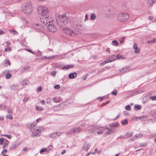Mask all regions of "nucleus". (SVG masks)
Instances as JSON below:
<instances>
[{
	"instance_id": "1",
	"label": "nucleus",
	"mask_w": 156,
	"mask_h": 156,
	"mask_svg": "<svg viewBox=\"0 0 156 156\" xmlns=\"http://www.w3.org/2000/svg\"><path fill=\"white\" fill-rule=\"evenodd\" d=\"M38 12L41 15L40 21L46 26L48 30L51 32H55L56 28L53 24V19L48 16L49 10L48 8L44 6H40L38 8Z\"/></svg>"
},
{
	"instance_id": "2",
	"label": "nucleus",
	"mask_w": 156,
	"mask_h": 156,
	"mask_svg": "<svg viewBox=\"0 0 156 156\" xmlns=\"http://www.w3.org/2000/svg\"><path fill=\"white\" fill-rule=\"evenodd\" d=\"M56 19L57 24L60 27L66 25L69 21V17L65 14L59 15Z\"/></svg>"
},
{
	"instance_id": "3",
	"label": "nucleus",
	"mask_w": 156,
	"mask_h": 156,
	"mask_svg": "<svg viewBox=\"0 0 156 156\" xmlns=\"http://www.w3.org/2000/svg\"><path fill=\"white\" fill-rule=\"evenodd\" d=\"M32 5L30 2H27L24 3L23 8L24 12L27 14H29L32 12Z\"/></svg>"
},
{
	"instance_id": "4",
	"label": "nucleus",
	"mask_w": 156,
	"mask_h": 156,
	"mask_svg": "<svg viewBox=\"0 0 156 156\" xmlns=\"http://www.w3.org/2000/svg\"><path fill=\"white\" fill-rule=\"evenodd\" d=\"M62 31L66 35L74 37L77 34V32L76 30L73 31V30L67 28H63Z\"/></svg>"
},
{
	"instance_id": "5",
	"label": "nucleus",
	"mask_w": 156,
	"mask_h": 156,
	"mask_svg": "<svg viewBox=\"0 0 156 156\" xmlns=\"http://www.w3.org/2000/svg\"><path fill=\"white\" fill-rule=\"evenodd\" d=\"M129 14L127 13H120L118 16V19L120 22H124L127 20L129 18Z\"/></svg>"
},
{
	"instance_id": "6",
	"label": "nucleus",
	"mask_w": 156,
	"mask_h": 156,
	"mask_svg": "<svg viewBox=\"0 0 156 156\" xmlns=\"http://www.w3.org/2000/svg\"><path fill=\"white\" fill-rule=\"evenodd\" d=\"M31 131L32 132V136H38L41 135V130L40 128L36 127L34 129H31Z\"/></svg>"
},
{
	"instance_id": "7",
	"label": "nucleus",
	"mask_w": 156,
	"mask_h": 156,
	"mask_svg": "<svg viewBox=\"0 0 156 156\" xmlns=\"http://www.w3.org/2000/svg\"><path fill=\"white\" fill-rule=\"evenodd\" d=\"M33 27L37 32H41L44 30V27L43 26L37 23L34 24Z\"/></svg>"
},
{
	"instance_id": "8",
	"label": "nucleus",
	"mask_w": 156,
	"mask_h": 156,
	"mask_svg": "<svg viewBox=\"0 0 156 156\" xmlns=\"http://www.w3.org/2000/svg\"><path fill=\"white\" fill-rule=\"evenodd\" d=\"M62 133L60 132L53 133L51 134H50L49 136L50 137L53 139L56 138L57 137L60 136V135L62 134Z\"/></svg>"
},
{
	"instance_id": "9",
	"label": "nucleus",
	"mask_w": 156,
	"mask_h": 156,
	"mask_svg": "<svg viewBox=\"0 0 156 156\" xmlns=\"http://www.w3.org/2000/svg\"><path fill=\"white\" fill-rule=\"evenodd\" d=\"M90 144L86 142L83 144V149L86 151H87L90 148Z\"/></svg>"
},
{
	"instance_id": "10",
	"label": "nucleus",
	"mask_w": 156,
	"mask_h": 156,
	"mask_svg": "<svg viewBox=\"0 0 156 156\" xmlns=\"http://www.w3.org/2000/svg\"><path fill=\"white\" fill-rule=\"evenodd\" d=\"M72 27L75 29V30L77 32V30L80 28V25L78 23L75 22L72 26Z\"/></svg>"
},
{
	"instance_id": "11",
	"label": "nucleus",
	"mask_w": 156,
	"mask_h": 156,
	"mask_svg": "<svg viewBox=\"0 0 156 156\" xmlns=\"http://www.w3.org/2000/svg\"><path fill=\"white\" fill-rule=\"evenodd\" d=\"M156 2V0H147V5L148 7H150Z\"/></svg>"
},
{
	"instance_id": "12",
	"label": "nucleus",
	"mask_w": 156,
	"mask_h": 156,
	"mask_svg": "<svg viewBox=\"0 0 156 156\" xmlns=\"http://www.w3.org/2000/svg\"><path fill=\"white\" fill-rule=\"evenodd\" d=\"M77 76V73L76 72H74L73 73H70L68 76V77L70 79H74Z\"/></svg>"
},
{
	"instance_id": "13",
	"label": "nucleus",
	"mask_w": 156,
	"mask_h": 156,
	"mask_svg": "<svg viewBox=\"0 0 156 156\" xmlns=\"http://www.w3.org/2000/svg\"><path fill=\"white\" fill-rule=\"evenodd\" d=\"M74 67V65H67L66 66H64L62 67L61 68V69L62 70H64L65 69L68 70L70 68H73Z\"/></svg>"
},
{
	"instance_id": "14",
	"label": "nucleus",
	"mask_w": 156,
	"mask_h": 156,
	"mask_svg": "<svg viewBox=\"0 0 156 156\" xmlns=\"http://www.w3.org/2000/svg\"><path fill=\"white\" fill-rule=\"evenodd\" d=\"M119 123L118 122L110 124L109 126L111 127H116L118 126Z\"/></svg>"
},
{
	"instance_id": "15",
	"label": "nucleus",
	"mask_w": 156,
	"mask_h": 156,
	"mask_svg": "<svg viewBox=\"0 0 156 156\" xmlns=\"http://www.w3.org/2000/svg\"><path fill=\"white\" fill-rule=\"evenodd\" d=\"M130 70L129 67H127L126 68H124L120 69L119 71L120 72H129Z\"/></svg>"
},
{
	"instance_id": "16",
	"label": "nucleus",
	"mask_w": 156,
	"mask_h": 156,
	"mask_svg": "<svg viewBox=\"0 0 156 156\" xmlns=\"http://www.w3.org/2000/svg\"><path fill=\"white\" fill-rule=\"evenodd\" d=\"M7 112L8 113V115L6 116V118H9V116H11L12 115V111L11 109L8 108Z\"/></svg>"
},
{
	"instance_id": "17",
	"label": "nucleus",
	"mask_w": 156,
	"mask_h": 156,
	"mask_svg": "<svg viewBox=\"0 0 156 156\" xmlns=\"http://www.w3.org/2000/svg\"><path fill=\"white\" fill-rule=\"evenodd\" d=\"M74 128V129L75 130V133H79L82 131V129L80 127Z\"/></svg>"
},
{
	"instance_id": "18",
	"label": "nucleus",
	"mask_w": 156,
	"mask_h": 156,
	"mask_svg": "<svg viewBox=\"0 0 156 156\" xmlns=\"http://www.w3.org/2000/svg\"><path fill=\"white\" fill-rule=\"evenodd\" d=\"M37 124L36 122H34L32 124H31L30 126H29L28 127L30 129H34V128L35 126Z\"/></svg>"
},
{
	"instance_id": "19",
	"label": "nucleus",
	"mask_w": 156,
	"mask_h": 156,
	"mask_svg": "<svg viewBox=\"0 0 156 156\" xmlns=\"http://www.w3.org/2000/svg\"><path fill=\"white\" fill-rule=\"evenodd\" d=\"M10 89L12 90H17L18 89L19 87L16 85H13L10 87Z\"/></svg>"
},
{
	"instance_id": "20",
	"label": "nucleus",
	"mask_w": 156,
	"mask_h": 156,
	"mask_svg": "<svg viewBox=\"0 0 156 156\" xmlns=\"http://www.w3.org/2000/svg\"><path fill=\"white\" fill-rule=\"evenodd\" d=\"M114 55L108 58L107 60L108 62H112L114 60H115L116 59L114 57Z\"/></svg>"
},
{
	"instance_id": "21",
	"label": "nucleus",
	"mask_w": 156,
	"mask_h": 156,
	"mask_svg": "<svg viewBox=\"0 0 156 156\" xmlns=\"http://www.w3.org/2000/svg\"><path fill=\"white\" fill-rule=\"evenodd\" d=\"M138 118L140 120L143 121H145L147 119V116H142L141 117H138Z\"/></svg>"
},
{
	"instance_id": "22",
	"label": "nucleus",
	"mask_w": 156,
	"mask_h": 156,
	"mask_svg": "<svg viewBox=\"0 0 156 156\" xmlns=\"http://www.w3.org/2000/svg\"><path fill=\"white\" fill-rule=\"evenodd\" d=\"M75 130L74 129V128H73L68 131L67 133L69 134H73L75 133Z\"/></svg>"
},
{
	"instance_id": "23",
	"label": "nucleus",
	"mask_w": 156,
	"mask_h": 156,
	"mask_svg": "<svg viewBox=\"0 0 156 156\" xmlns=\"http://www.w3.org/2000/svg\"><path fill=\"white\" fill-rule=\"evenodd\" d=\"M91 19V20H95L96 18V16L94 13H91L90 14Z\"/></svg>"
},
{
	"instance_id": "24",
	"label": "nucleus",
	"mask_w": 156,
	"mask_h": 156,
	"mask_svg": "<svg viewBox=\"0 0 156 156\" xmlns=\"http://www.w3.org/2000/svg\"><path fill=\"white\" fill-rule=\"evenodd\" d=\"M29 83V81L27 80H23L22 82V84L23 85H28Z\"/></svg>"
},
{
	"instance_id": "25",
	"label": "nucleus",
	"mask_w": 156,
	"mask_h": 156,
	"mask_svg": "<svg viewBox=\"0 0 156 156\" xmlns=\"http://www.w3.org/2000/svg\"><path fill=\"white\" fill-rule=\"evenodd\" d=\"M141 107L140 105H135L134 106V109L135 110H138L140 109Z\"/></svg>"
},
{
	"instance_id": "26",
	"label": "nucleus",
	"mask_w": 156,
	"mask_h": 156,
	"mask_svg": "<svg viewBox=\"0 0 156 156\" xmlns=\"http://www.w3.org/2000/svg\"><path fill=\"white\" fill-rule=\"evenodd\" d=\"M114 131L112 130V129H109V130H108V131L105 134H104V135L105 134H108V135H110L112 133H114Z\"/></svg>"
},
{
	"instance_id": "27",
	"label": "nucleus",
	"mask_w": 156,
	"mask_h": 156,
	"mask_svg": "<svg viewBox=\"0 0 156 156\" xmlns=\"http://www.w3.org/2000/svg\"><path fill=\"white\" fill-rule=\"evenodd\" d=\"M112 43L113 45L117 46L119 45V43L118 41L116 40H114L112 41Z\"/></svg>"
},
{
	"instance_id": "28",
	"label": "nucleus",
	"mask_w": 156,
	"mask_h": 156,
	"mask_svg": "<svg viewBox=\"0 0 156 156\" xmlns=\"http://www.w3.org/2000/svg\"><path fill=\"white\" fill-rule=\"evenodd\" d=\"M122 124V125H126L128 123V121L127 119H125L123 121L121 122Z\"/></svg>"
},
{
	"instance_id": "29",
	"label": "nucleus",
	"mask_w": 156,
	"mask_h": 156,
	"mask_svg": "<svg viewBox=\"0 0 156 156\" xmlns=\"http://www.w3.org/2000/svg\"><path fill=\"white\" fill-rule=\"evenodd\" d=\"M152 116L155 118H156V111H152L151 113Z\"/></svg>"
},
{
	"instance_id": "30",
	"label": "nucleus",
	"mask_w": 156,
	"mask_h": 156,
	"mask_svg": "<svg viewBox=\"0 0 156 156\" xmlns=\"http://www.w3.org/2000/svg\"><path fill=\"white\" fill-rule=\"evenodd\" d=\"M19 145V144H13L11 149H15L16 147H17Z\"/></svg>"
},
{
	"instance_id": "31",
	"label": "nucleus",
	"mask_w": 156,
	"mask_h": 156,
	"mask_svg": "<svg viewBox=\"0 0 156 156\" xmlns=\"http://www.w3.org/2000/svg\"><path fill=\"white\" fill-rule=\"evenodd\" d=\"M6 108V106L3 105H0V110H4Z\"/></svg>"
},
{
	"instance_id": "32",
	"label": "nucleus",
	"mask_w": 156,
	"mask_h": 156,
	"mask_svg": "<svg viewBox=\"0 0 156 156\" xmlns=\"http://www.w3.org/2000/svg\"><path fill=\"white\" fill-rule=\"evenodd\" d=\"M126 109L128 111H130L131 110V107L129 105H126L125 107Z\"/></svg>"
},
{
	"instance_id": "33",
	"label": "nucleus",
	"mask_w": 156,
	"mask_h": 156,
	"mask_svg": "<svg viewBox=\"0 0 156 156\" xmlns=\"http://www.w3.org/2000/svg\"><path fill=\"white\" fill-rule=\"evenodd\" d=\"M7 152V150L6 149H3L1 152V154L2 155H4Z\"/></svg>"
},
{
	"instance_id": "34",
	"label": "nucleus",
	"mask_w": 156,
	"mask_h": 156,
	"mask_svg": "<svg viewBox=\"0 0 156 156\" xmlns=\"http://www.w3.org/2000/svg\"><path fill=\"white\" fill-rule=\"evenodd\" d=\"M116 57L117 59H124V58L122 55H118Z\"/></svg>"
},
{
	"instance_id": "35",
	"label": "nucleus",
	"mask_w": 156,
	"mask_h": 156,
	"mask_svg": "<svg viewBox=\"0 0 156 156\" xmlns=\"http://www.w3.org/2000/svg\"><path fill=\"white\" fill-rule=\"evenodd\" d=\"M11 76V75L10 73H8L6 75L5 78L6 79H9Z\"/></svg>"
},
{
	"instance_id": "36",
	"label": "nucleus",
	"mask_w": 156,
	"mask_h": 156,
	"mask_svg": "<svg viewBox=\"0 0 156 156\" xmlns=\"http://www.w3.org/2000/svg\"><path fill=\"white\" fill-rule=\"evenodd\" d=\"M4 63L6 64H8L9 66L10 65V62L9 60L6 59L4 61Z\"/></svg>"
},
{
	"instance_id": "37",
	"label": "nucleus",
	"mask_w": 156,
	"mask_h": 156,
	"mask_svg": "<svg viewBox=\"0 0 156 156\" xmlns=\"http://www.w3.org/2000/svg\"><path fill=\"white\" fill-rule=\"evenodd\" d=\"M9 143V142L8 141H7V143H4V144L2 148H6L7 146L8 145Z\"/></svg>"
},
{
	"instance_id": "38",
	"label": "nucleus",
	"mask_w": 156,
	"mask_h": 156,
	"mask_svg": "<svg viewBox=\"0 0 156 156\" xmlns=\"http://www.w3.org/2000/svg\"><path fill=\"white\" fill-rule=\"evenodd\" d=\"M9 31H10V33L13 35H15L16 33H17L16 31L15 30H9Z\"/></svg>"
},
{
	"instance_id": "39",
	"label": "nucleus",
	"mask_w": 156,
	"mask_h": 156,
	"mask_svg": "<svg viewBox=\"0 0 156 156\" xmlns=\"http://www.w3.org/2000/svg\"><path fill=\"white\" fill-rule=\"evenodd\" d=\"M111 94L113 95H116L117 94V91L115 89L112 92Z\"/></svg>"
},
{
	"instance_id": "40",
	"label": "nucleus",
	"mask_w": 156,
	"mask_h": 156,
	"mask_svg": "<svg viewBox=\"0 0 156 156\" xmlns=\"http://www.w3.org/2000/svg\"><path fill=\"white\" fill-rule=\"evenodd\" d=\"M3 136L7 137L9 139H10L12 138V136L11 135H8L6 134H3L2 135Z\"/></svg>"
},
{
	"instance_id": "41",
	"label": "nucleus",
	"mask_w": 156,
	"mask_h": 156,
	"mask_svg": "<svg viewBox=\"0 0 156 156\" xmlns=\"http://www.w3.org/2000/svg\"><path fill=\"white\" fill-rule=\"evenodd\" d=\"M142 136V135L141 134H139L137 135H135L133 137H135V139L136 137L139 138L140 137H141Z\"/></svg>"
},
{
	"instance_id": "42",
	"label": "nucleus",
	"mask_w": 156,
	"mask_h": 156,
	"mask_svg": "<svg viewBox=\"0 0 156 156\" xmlns=\"http://www.w3.org/2000/svg\"><path fill=\"white\" fill-rule=\"evenodd\" d=\"M107 63H108V62L107 60H106L104 61V62L101 63L100 65L101 66H102L103 65Z\"/></svg>"
},
{
	"instance_id": "43",
	"label": "nucleus",
	"mask_w": 156,
	"mask_h": 156,
	"mask_svg": "<svg viewBox=\"0 0 156 156\" xmlns=\"http://www.w3.org/2000/svg\"><path fill=\"white\" fill-rule=\"evenodd\" d=\"M46 150V148H44L41 149L40 151V153L42 154V153L45 152Z\"/></svg>"
},
{
	"instance_id": "44",
	"label": "nucleus",
	"mask_w": 156,
	"mask_h": 156,
	"mask_svg": "<svg viewBox=\"0 0 156 156\" xmlns=\"http://www.w3.org/2000/svg\"><path fill=\"white\" fill-rule=\"evenodd\" d=\"M151 99L152 101H154L156 100V96H152L151 97Z\"/></svg>"
},
{
	"instance_id": "45",
	"label": "nucleus",
	"mask_w": 156,
	"mask_h": 156,
	"mask_svg": "<svg viewBox=\"0 0 156 156\" xmlns=\"http://www.w3.org/2000/svg\"><path fill=\"white\" fill-rule=\"evenodd\" d=\"M56 72L55 71H52L51 72L50 74L52 76H54L56 75Z\"/></svg>"
},
{
	"instance_id": "46",
	"label": "nucleus",
	"mask_w": 156,
	"mask_h": 156,
	"mask_svg": "<svg viewBox=\"0 0 156 156\" xmlns=\"http://www.w3.org/2000/svg\"><path fill=\"white\" fill-rule=\"evenodd\" d=\"M54 88L55 89H58L60 88V86L58 84L54 86Z\"/></svg>"
},
{
	"instance_id": "47",
	"label": "nucleus",
	"mask_w": 156,
	"mask_h": 156,
	"mask_svg": "<svg viewBox=\"0 0 156 156\" xmlns=\"http://www.w3.org/2000/svg\"><path fill=\"white\" fill-rule=\"evenodd\" d=\"M135 50V52L136 54L139 53L140 52L139 49L138 48H136V49H134Z\"/></svg>"
},
{
	"instance_id": "48",
	"label": "nucleus",
	"mask_w": 156,
	"mask_h": 156,
	"mask_svg": "<svg viewBox=\"0 0 156 156\" xmlns=\"http://www.w3.org/2000/svg\"><path fill=\"white\" fill-rule=\"evenodd\" d=\"M12 50L11 48L8 46L7 48H6L5 49V51H7L8 50H9L10 51H11Z\"/></svg>"
},
{
	"instance_id": "49",
	"label": "nucleus",
	"mask_w": 156,
	"mask_h": 156,
	"mask_svg": "<svg viewBox=\"0 0 156 156\" xmlns=\"http://www.w3.org/2000/svg\"><path fill=\"white\" fill-rule=\"evenodd\" d=\"M4 139L3 138H0V145H1L4 142Z\"/></svg>"
},
{
	"instance_id": "50",
	"label": "nucleus",
	"mask_w": 156,
	"mask_h": 156,
	"mask_svg": "<svg viewBox=\"0 0 156 156\" xmlns=\"http://www.w3.org/2000/svg\"><path fill=\"white\" fill-rule=\"evenodd\" d=\"M59 107L57 105L55 107H54L53 108V109L54 111H56L58 110V108H59Z\"/></svg>"
},
{
	"instance_id": "51",
	"label": "nucleus",
	"mask_w": 156,
	"mask_h": 156,
	"mask_svg": "<svg viewBox=\"0 0 156 156\" xmlns=\"http://www.w3.org/2000/svg\"><path fill=\"white\" fill-rule=\"evenodd\" d=\"M44 57L45 58H47L48 59L50 60V59L52 58H54V57H55V56H52L48 57H47L46 56H44Z\"/></svg>"
},
{
	"instance_id": "52",
	"label": "nucleus",
	"mask_w": 156,
	"mask_h": 156,
	"mask_svg": "<svg viewBox=\"0 0 156 156\" xmlns=\"http://www.w3.org/2000/svg\"><path fill=\"white\" fill-rule=\"evenodd\" d=\"M133 49H136V48H137V44L136 43H134V44L133 46Z\"/></svg>"
},
{
	"instance_id": "53",
	"label": "nucleus",
	"mask_w": 156,
	"mask_h": 156,
	"mask_svg": "<svg viewBox=\"0 0 156 156\" xmlns=\"http://www.w3.org/2000/svg\"><path fill=\"white\" fill-rule=\"evenodd\" d=\"M25 50L30 52H31L33 54H34V53L31 50L28 49H25Z\"/></svg>"
},
{
	"instance_id": "54",
	"label": "nucleus",
	"mask_w": 156,
	"mask_h": 156,
	"mask_svg": "<svg viewBox=\"0 0 156 156\" xmlns=\"http://www.w3.org/2000/svg\"><path fill=\"white\" fill-rule=\"evenodd\" d=\"M124 37H123L122 38H120L119 40L120 43H122L124 41Z\"/></svg>"
},
{
	"instance_id": "55",
	"label": "nucleus",
	"mask_w": 156,
	"mask_h": 156,
	"mask_svg": "<svg viewBox=\"0 0 156 156\" xmlns=\"http://www.w3.org/2000/svg\"><path fill=\"white\" fill-rule=\"evenodd\" d=\"M51 100L49 98H47L46 100V102L47 103L49 104L50 103Z\"/></svg>"
},
{
	"instance_id": "56",
	"label": "nucleus",
	"mask_w": 156,
	"mask_h": 156,
	"mask_svg": "<svg viewBox=\"0 0 156 156\" xmlns=\"http://www.w3.org/2000/svg\"><path fill=\"white\" fill-rule=\"evenodd\" d=\"M42 88L41 86L39 87L37 89V90L39 92H40L42 90Z\"/></svg>"
},
{
	"instance_id": "57",
	"label": "nucleus",
	"mask_w": 156,
	"mask_h": 156,
	"mask_svg": "<svg viewBox=\"0 0 156 156\" xmlns=\"http://www.w3.org/2000/svg\"><path fill=\"white\" fill-rule=\"evenodd\" d=\"M135 140V137H133L132 138L130 139L129 140V141L130 142H131V141H133Z\"/></svg>"
},
{
	"instance_id": "58",
	"label": "nucleus",
	"mask_w": 156,
	"mask_h": 156,
	"mask_svg": "<svg viewBox=\"0 0 156 156\" xmlns=\"http://www.w3.org/2000/svg\"><path fill=\"white\" fill-rule=\"evenodd\" d=\"M104 98V97H100L98 98V99H99V100L100 101H102V100H103V99Z\"/></svg>"
},
{
	"instance_id": "59",
	"label": "nucleus",
	"mask_w": 156,
	"mask_h": 156,
	"mask_svg": "<svg viewBox=\"0 0 156 156\" xmlns=\"http://www.w3.org/2000/svg\"><path fill=\"white\" fill-rule=\"evenodd\" d=\"M28 101V98H24L23 99V101L24 102H26Z\"/></svg>"
},
{
	"instance_id": "60",
	"label": "nucleus",
	"mask_w": 156,
	"mask_h": 156,
	"mask_svg": "<svg viewBox=\"0 0 156 156\" xmlns=\"http://www.w3.org/2000/svg\"><path fill=\"white\" fill-rule=\"evenodd\" d=\"M97 133L99 134H101L103 133V132L102 131H100L98 132Z\"/></svg>"
},
{
	"instance_id": "61",
	"label": "nucleus",
	"mask_w": 156,
	"mask_h": 156,
	"mask_svg": "<svg viewBox=\"0 0 156 156\" xmlns=\"http://www.w3.org/2000/svg\"><path fill=\"white\" fill-rule=\"evenodd\" d=\"M30 68V67H25L23 69H24V70H29Z\"/></svg>"
},
{
	"instance_id": "62",
	"label": "nucleus",
	"mask_w": 156,
	"mask_h": 156,
	"mask_svg": "<svg viewBox=\"0 0 156 156\" xmlns=\"http://www.w3.org/2000/svg\"><path fill=\"white\" fill-rule=\"evenodd\" d=\"M40 103L43 105H44L45 104V101L44 100L41 101Z\"/></svg>"
},
{
	"instance_id": "63",
	"label": "nucleus",
	"mask_w": 156,
	"mask_h": 156,
	"mask_svg": "<svg viewBox=\"0 0 156 156\" xmlns=\"http://www.w3.org/2000/svg\"><path fill=\"white\" fill-rule=\"evenodd\" d=\"M5 43L7 44V47H8L9 45H10V43L8 41H6Z\"/></svg>"
},
{
	"instance_id": "64",
	"label": "nucleus",
	"mask_w": 156,
	"mask_h": 156,
	"mask_svg": "<svg viewBox=\"0 0 156 156\" xmlns=\"http://www.w3.org/2000/svg\"><path fill=\"white\" fill-rule=\"evenodd\" d=\"M4 33L3 31L0 30V35Z\"/></svg>"
}]
</instances>
